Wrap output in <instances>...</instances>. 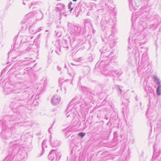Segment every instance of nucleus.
<instances>
[{
	"label": "nucleus",
	"instance_id": "nucleus-22",
	"mask_svg": "<svg viewBox=\"0 0 161 161\" xmlns=\"http://www.w3.org/2000/svg\"><path fill=\"white\" fill-rule=\"evenodd\" d=\"M42 86V85L41 84H40L39 85V86H38V87L37 89H39V90H41V91H43V88H42L41 89V87Z\"/></svg>",
	"mask_w": 161,
	"mask_h": 161
},
{
	"label": "nucleus",
	"instance_id": "nucleus-24",
	"mask_svg": "<svg viewBox=\"0 0 161 161\" xmlns=\"http://www.w3.org/2000/svg\"><path fill=\"white\" fill-rule=\"evenodd\" d=\"M118 91L119 92L120 94L122 92V90L120 88H119L118 89Z\"/></svg>",
	"mask_w": 161,
	"mask_h": 161
},
{
	"label": "nucleus",
	"instance_id": "nucleus-14",
	"mask_svg": "<svg viewBox=\"0 0 161 161\" xmlns=\"http://www.w3.org/2000/svg\"><path fill=\"white\" fill-rule=\"evenodd\" d=\"M69 74L71 76H74L75 74L74 70L72 68H70L68 70Z\"/></svg>",
	"mask_w": 161,
	"mask_h": 161
},
{
	"label": "nucleus",
	"instance_id": "nucleus-23",
	"mask_svg": "<svg viewBox=\"0 0 161 161\" xmlns=\"http://www.w3.org/2000/svg\"><path fill=\"white\" fill-rule=\"evenodd\" d=\"M61 33L57 32L56 33V36L58 37H60L61 36Z\"/></svg>",
	"mask_w": 161,
	"mask_h": 161
},
{
	"label": "nucleus",
	"instance_id": "nucleus-35",
	"mask_svg": "<svg viewBox=\"0 0 161 161\" xmlns=\"http://www.w3.org/2000/svg\"><path fill=\"white\" fill-rule=\"evenodd\" d=\"M146 27H147V26H146H146H145V28ZM144 28H145V27H144ZM144 30V29H143L142 30Z\"/></svg>",
	"mask_w": 161,
	"mask_h": 161
},
{
	"label": "nucleus",
	"instance_id": "nucleus-33",
	"mask_svg": "<svg viewBox=\"0 0 161 161\" xmlns=\"http://www.w3.org/2000/svg\"><path fill=\"white\" fill-rule=\"evenodd\" d=\"M50 129H51V128H49V130H48V131H49V132H50Z\"/></svg>",
	"mask_w": 161,
	"mask_h": 161
},
{
	"label": "nucleus",
	"instance_id": "nucleus-9",
	"mask_svg": "<svg viewBox=\"0 0 161 161\" xmlns=\"http://www.w3.org/2000/svg\"><path fill=\"white\" fill-rule=\"evenodd\" d=\"M154 81H155L158 86L156 90L157 94L158 95H160L161 94V82L159 79L155 76H154Z\"/></svg>",
	"mask_w": 161,
	"mask_h": 161
},
{
	"label": "nucleus",
	"instance_id": "nucleus-5",
	"mask_svg": "<svg viewBox=\"0 0 161 161\" xmlns=\"http://www.w3.org/2000/svg\"><path fill=\"white\" fill-rule=\"evenodd\" d=\"M56 11L60 12V14L62 15L65 13V7L64 4L62 3H58L57 4Z\"/></svg>",
	"mask_w": 161,
	"mask_h": 161
},
{
	"label": "nucleus",
	"instance_id": "nucleus-1",
	"mask_svg": "<svg viewBox=\"0 0 161 161\" xmlns=\"http://www.w3.org/2000/svg\"><path fill=\"white\" fill-rule=\"evenodd\" d=\"M24 82H19L14 86L10 84L8 82H6L3 87V92L5 94H8L11 92L17 93L22 91L23 90L26 88V86L24 85Z\"/></svg>",
	"mask_w": 161,
	"mask_h": 161
},
{
	"label": "nucleus",
	"instance_id": "nucleus-15",
	"mask_svg": "<svg viewBox=\"0 0 161 161\" xmlns=\"http://www.w3.org/2000/svg\"><path fill=\"white\" fill-rule=\"evenodd\" d=\"M46 140H44L42 142V149L43 151L44 150L45 148L47 147V145L46 144Z\"/></svg>",
	"mask_w": 161,
	"mask_h": 161
},
{
	"label": "nucleus",
	"instance_id": "nucleus-4",
	"mask_svg": "<svg viewBox=\"0 0 161 161\" xmlns=\"http://www.w3.org/2000/svg\"><path fill=\"white\" fill-rule=\"evenodd\" d=\"M57 151L55 150H52L48 155L49 159L50 161H58L59 158H58L56 153Z\"/></svg>",
	"mask_w": 161,
	"mask_h": 161
},
{
	"label": "nucleus",
	"instance_id": "nucleus-32",
	"mask_svg": "<svg viewBox=\"0 0 161 161\" xmlns=\"http://www.w3.org/2000/svg\"><path fill=\"white\" fill-rule=\"evenodd\" d=\"M56 53L58 54H59H59H59V52H57V51H56Z\"/></svg>",
	"mask_w": 161,
	"mask_h": 161
},
{
	"label": "nucleus",
	"instance_id": "nucleus-37",
	"mask_svg": "<svg viewBox=\"0 0 161 161\" xmlns=\"http://www.w3.org/2000/svg\"><path fill=\"white\" fill-rule=\"evenodd\" d=\"M102 63V61L101 62V63Z\"/></svg>",
	"mask_w": 161,
	"mask_h": 161
},
{
	"label": "nucleus",
	"instance_id": "nucleus-3",
	"mask_svg": "<svg viewBox=\"0 0 161 161\" xmlns=\"http://www.w3.org/2000/svg\"><path fill=\"white\" fill-rule=\"evenodd\" d=\"M71 36L75 38L76 36H79L81 32V28L77 26L73 25L69 30Z\"/></svg>",
	"mask_w": 161,
	"mask_h": 161
},
{
	"label": "nucleus",
	"instance_id": "nucleus-11",
	"mask_svg": "<svg viewBox=\"0 0 161 161\" xmlns=\"http://www.w3.org/2000/svg\"><path fill=\"white\" fill-rule=\"evenodd\" d=\"M14 125L13 124L12 125H5L3 127V130L6 132H9L12 131L14 129Z\"/></svg>",
	"mask_w": 161,
	"mask_h": 161
},
{
	"label": "nucleus",
	"instance_id": "nucleus-17",
	"mask_svg": "<svg viewBox=\"0 0 161 161\" xmlns=\"http://www.w3.org/2000/svg\"><path fill=\"white\" fill-rule=\"evenodd\" d=\"M32 15V13H30L29 14H28L26 15L25 16V18L26 19H30L31 18H32V16H31V15Z\"/></svg>",
	"mask_w": 161,
	"mask_h": 161
},
{
	"label": "nucleus",
	"instance_id": "nucleus-26",
	"mask_svg": "<svg viewBox=\"0 0 161 161\" xmlns=\"http://www.w3.org/2000/svg\"><path fill=\"white\" fill-rule=\"evenodd\" d=\"M23 4L24 5H25L27 4V1L26 0H24Z\"/></svg>",
	"mask_w": 161,
	"mask_h": 161
},
{
	"label": "nucleus",
	"instance_id": "nucleus-25",
	"mask_svg": "<svg viewBox=\"0 0 161 161\" xmlns=\"http://www.w3.org/2000/svg\"><path fill=\"white\" fill-rule=\"evenodd\" d=\"M30 31L31 32V33H33V32H34V31H33V29L32 28H31L30 29Z\"/></svg>",
	"mask_w": 161,
	"mask_h": 161
},
{
	"label": "nucleus",
	"instance_id": "nucleus-34",
	"mask_svg": "<svg viewBox=\"0 0 161 161\" xmlns=\"http://www.w3.org/2000/svg\"><path fill=\"white\" fill-rule=\"evenodd\" d=\"M72 0L74 2H75V1H77V0Z\"/></svg>",
	"mask_w": 161,
	"mask_h": 161
},
{
	"label": "nucleus",
	"instance_id": "nucleus-16",
	"mask_svg": "<svg viewBox=\"0 0 161 161\" xmlns=\"http://www.w3.org/2000/svg\"><path fill=\"white\" fill-rule=\"evenodd\" d=\"M72 112V110L70 109V110L66 114V115L67 117H68L69 116H71L73 114H71Z\"/></svg>",
	"mask_w": 161,
	"mask_h": 161
},
{
	"label": "nucleus",
	"instance_id": "nucleus-36",
	"mask_svg": "<svg viewBox=\"0 0 161 161\" xmlns=\"http://www.w3.org/2000/svg\"><path fill=\"white\" fill-rule=\"evenodd\" d=\"M47 31H47H47H46V32H47Z\"/></svg>",
	"mask_w": 161,
	"mask_h": 161
},
{
	"label": "nucleus",
	"instance_id": "nucleus-21",
	"mask_svg": "<svg viewBox=\"0 0 161 161\" xmlns=\"http://www.w3.org/2000/svg\"><path fill=\"white\" fill-rule=\"evenodd\" d=\"M48 81V79L47 78H46L44 80V85L45 86L47 85Z\"/></svg>",
	"mask_w": 161,
	"mask_h": 161
},
{
	"label": "nucleus",
	"instance_id": "nucleus-27",
	"mask_svg": "<svg viewBox=\"0 0 161 161\" xmlns=\"http://www.w3.org/2000/svg\"><path fill=\"white\" fill-rule=\"evenodd\" d=\"M13 52V51L10 52L8 53V56H10Z\"/></svg>",
	"mask_w": 161,
	"mask_h": 161
},
{
	"label": "nucleus",
	"instance_id": "nucleus-28",
	"mask_svg": "<svg viewBox=\"0 0 161 161\" xmlns=\"http://www.w3.org/2000/svg\"><path fill=\"white\" fill-rule=\"evenodd\" d=\"M37 4V2H35L34 3H31V6L33 5H36V4Z\"/></svg>",
	"mask_w": 161,
	"mask_h": 161
},
{
	"label": "nucleus",
	"instance_id": "nucleus-8",
	"mask_svg": "<svg viewBox=\"0 0 161 161\" xmlns=\"http://www.w3.org/2000/svg\"><path fill=\"white\" fill-rule=\"evenodd\" d=\"M60 97L58 95H54L51 99V102L53 105H56L58 104L60 101Z\"/></svg>",
	"mask_w": 161,
	"mask_h": 161
},
{
	"label": "nucleus",
	"instance_id": "nucleus-13",
	"mask_svg": "<svg viewBox=\"0 0 161 161\" xmlns=\"http://www.w3.org/2000/svg\"><path fill=\"white\" fill-rule=\"evenodd\" d=\"M136 13H133L132 14V15L131 18V21L132 22V24L133 25V23L135 22L136 20V19L137 18V17H136Z\"/></svg>",
	"mask_w": 161,
	"mask_h": 161
},
{
	"label": "nucleus",
	"instance_id": "nucleus-20",
	"mask_svg": "<svg viewBox=\"0 0 161 161\" xmlns=\"http://www.w3.org/2000/svg\"><path fill=\"white\" fill-rule=\"evenodd\" d=\"M85 135V133L83 132L80 133L78 135L81 137V138H83Z\"/></svg>",
	"mask_w": 161,
	"mask_h": 161
},
{
	"label": "nucleus",
	"instance_id": "nucleus-2",
	"mask_svg": "<svg viewBox=\"0 0 161 161\" xmlns=\"http://www.w3.org/2000/svg\"><path fill=\"white\" fill-rule=\"evenodd\" d=\"M154 153L152 159L154 161H161L159 157L160 153L161 152V143L156 142L153 147Z\"/></svg>",
	"mask_w": 161,
	"mask_h": 161
},
{
	"label": "nucleus",
	"instance_id": "nucleus-12",
	"mask_svg": "<svg viewBox=\"0 0 161 161\" xmlns=\"http://www.w3.org/2000/svg\"><path fill=\"white\" fill-rule=\"evenodd\" d=\"M129 2V5L131 11H133L135 9L134 6H133L132 3V0H128Z\"/></svg>",
	"mask_w": 161,
	"mask_h": 161
},
{
	"label": "nucleus",
	"instance_id": "nucleus-31",
	"mask_svg": "<svg viewBox=\"0 0 161 161\" xmlns=\"http://www.w3.org/2000/svg\"><path fill=\"white\" fill-rule=\"evenodd\" d=\"M90 15V13L89 12H88L87 13V15Z\"/></svg>",
	"mask_w": 161,
	"mask_h": 161
},
{
	"label": "nucleus",
	"instance_id": "nucleus-10",
	"mask_svg": "<svg viewBox=\"0 0 161 161\" xmlns=\"http://www.w3.org/2000/svg\"><path fill=\"white\" fill-rule=\"evenodd\" d=\"M50 142L52 146L53 147H56L60 144V143L58 142L56 138H52V136H50Z\"/></svg>",
	"mask_w": 161,
	"mask_h": 161
},
{
	"label": "nucleus",
	"instance_id": "nucleus-38",
	"mask_svg": "<svg viewBox=\"0 0 161 161\" xmlns=\"http://www.w3.org/2000/svg\"><path fill=\"white\" fill-rule=\"evenodd\" d=\"M15 45H14V47H15Z\"/></svg>",
	"mask_w": 161,
	"mask_h": 161
},
{
	"label": "nucleus",
	"instance_id": "nucleus-30",
	"mask_svg": "<svg viewBox=\"0 0 161 161\" xmlns=\"http://www.w3.org/2000/svg\"><path fill=\"white\" fill-rule=\"evenodd\" d=\"M36 102H37V100H35L34 101H33V103H35Z\"/></svg>",
	"mask_w": 161,
	"mask_h": 161
},
{
	"label": "nucleus",
	"instance_id": "nucleus-18",
	"mask_svg": "<svg viewBox=\"0 0 161 161\" xmlns=\"http://www.w3.org/2000/svg\"><path fill=\"white\" fill-rule=\"evenodd\" d=\"M72 4V3L70 2L69 3V4H68V8L69 9H70V11H72V10L73 9V8H71V6Z\"/></svg>",
	"mask_w": 161,
	"mask_h": 161
},
{
	"label": "nucleus",
	"instance_id": "nucleus-7",
	"mask_svg": "<svg viewBox=\"0 0 161 161\" xmlns=\"http://www.w3.org/2000/svg\"><path fill=\"white\" fill-rule=\"evenodd\" d=\"M34 14L36 17L34 22L36 23L37 21L41 20L43 18V14L40 10H37L34 13Z\"/></svg>",
	"mask_w": 161,
	"mask_h": 161
},
{
	"label": "nucleus",
	"instance_id": "nucleus-6",
	"mask_svg": "<svg viewBox=\"0 0 161 161\" xmlns=\"http://www.w3.org/2000/svg\"><path fill=\"white\" fill-rule=\"evenodd\" d=\"M103 73L105 75L108 76H119L121 74L117 70L110 71L109 70H106L105 71H103Z\"/></svg>",
	"mask_w": 161,
	"mask_h": 161
},
{
	"label": "nucleus",
	"instance_id": "nucleus-29",
	"mask_svg": "<svg viewBox=\"0 0 161 161\" xmlns=\"http://www.w3.org/2000/svg\"><path fill=\"white\" fill-rule=\"evenodd\" d=\"M69 106H68V108H67V109H66V111H69Z\"/></svg>",
	"mask_w": 161,
	"mask_h": 161
},
{
	"label": "nucleus",
	"instance_id": "nucleus-19",
	"mask_svg": "<svg viewBox=\"0 0 161 161\" xmlns=\"http://www.w3.org/2000/svg\"><path fill=\"white\" fill-rule=\"evenodd\" d=\"M42 27H39V28L37 29L36 30H35V31L34 32V33H36L37 32H38L40 31H41L42 30Z\"/></svg>",
	"mask_w": 161,
	"mask_h": 161
}]
</instances>
